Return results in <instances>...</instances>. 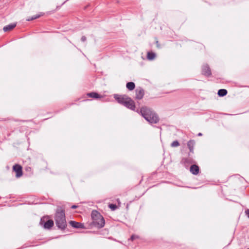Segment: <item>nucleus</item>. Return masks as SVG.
<instances>
[{
	"label": "nucleus",
	"mask_w": 249,
	"mask_h": 249,
	"mask_svg": "<svg viewBox=\"0 0 249 249\" xmlns=\"http://www.w3.org/2000/svg\"><path fill=\"white\" fill-rule=\"evenodd\" d=\"M77 207V206H76V205H72V206L71 207V209H75V208H76Z\"/></svg>",
	"instance_id": "obj_25"
},
{
	"label": "nucleus",
	"mask_w": 249,
	"mask_h": 249,
	"mask_svg": "<svg viewBox=\"0 0 249 249\" xmlns=\"http://www.w3.org/2000/svg\"><path fill=\"white\" fill-rule=\"evenodd\" d=\"M109 208L111 209L112 211H114L117 208V206L116 204H109L108 205Z\"/></svg>",
	"instance_id": "obj_19"
},
{
	"label": "nucleus",
	"mask_w": 249,
	"mask_h": 249,
	"mask_svg": "<svg viewBox=\"0 0 249 249\" xmlns=\"http://www.w3.org/2000/svg\"><path fill=\"white\" fill-rule=\"evenodd\" d=\"M81 40L82 41L85 42V41H86L87 38H86V37L85 36H82L81 38Z\"/></svg>",
	"instance_id": "obj_23"
},
{
	"label": "nucleus",
	"mask_w": 249,
	"mask_h": 249,
	"mask_svg": "<svg viewBox=\"0 0 249 249\" xmlns=\"http://www.w3.org/2000/svg\"><path fill=\"white\" fill-rule=\"evenodd\" d=\"M87 96L89 97H91V98H95V99L99 98L101 97V96L99 94H98L96 92H94L88 93L87 94Z\"/></svg>",
	"instance_id": "obj_15"
},
{
	"label": "nucleus",
	"mask_w": 249,
	"mask_h": 249,
	"mask_svg": "<svg viewBox=\"0 0 249 249\" xmlns=\"http://www.w3.org/2000/svg\"><path fill=\"white\" fill-rule=\"evenodd\" d=\"M16 26V23H12L4 26L3 30L5 32H8L14 28Z\"/></svg>",
	"instance_id": "obj_13"
},
{
	"label": "nucleus",
	"mask_w": 249,
	"mask_h": 249,
	"mask_svg": "<svg viewBox=\"0 0 249 249\" xmlns=\"http://www.w3.org/2000/svg\"><path fill=\"white\" fill-rule=\"evenodd\" d=\"M114 98L119 104L124 105V103L127 101L129 97L125 95H119L118 94H114Z\"/></svg>",
	"instance_id": "obj_4"
},
{
	"label": "nucleus",
	"mask_w": 249,
	"mask_h": 249,
	"mask_svg": "<svg viewBox=\"0 0 249 249\" xmlns=\"http://www.w3.org/2000/svg\"><path fill=\"white\" fill-rule=\"evenodd\" d=\"M199 171V167L196 165H192L190 167V172L194 175H197L198 174Z\"/></svg>",
	"instance_id": "obj_11"
},
{
	"label": "nucleus",
	"mask_w": 249,
	"mask_h": 249,
	"mask_svg": "<svg viewBox=\"0 0 249 249\" xmlns=\"http://www.w3.org/2000/svg\"><path fill=\"white\" fill-rule=\"evenodd\" d=\"M91 216L92 219V225L98 228H102L104 226L105 219L97 211H92Z\"/></svg>",
	"instance_id": "obj_3"
},
{
	"label": "nucleus",
	"mask_w": 249,
	"mask_h": 249,
	"mask_svg": "<svg viewBox=\"0 0 249 249\" xmlns=\"http://www.w3.org/2000/svg\"><path fill=\"white\" fill-rule=\"evenodd\" d=\"M202 73L206 76H209L212 74L211 69L207 65H204L202 67Z\"/></svg>",
	"instance_id": "obj_8"
},
{
	"label": "nucleus",
	"mask_w": 249,
	"mask_h": 249,
	"mask_svg": "<svg viewBox=\"0 0 249 249\" xmlns=\"http://www.w3.org/2000/svg\"><path fill=\"white\" fill-rule=\"evenodd\" d=\"M138 238V236L137 235H132L131 236V238H130V239L133 241L134 240V239H136Z\"/></svg>",
	"instance_id": "obj_22"
},
{
	"label": "nucleus",
	"mask_w": 249,
	"mask_h": 249,
	"mask_svg": "<svg viewBox=\"0 0 249 249\" xmlns=\"http://www.w3.org/2000/svg\"><path fill=\"white\" fill-rule=\"evenodd\" d=\"M140 113L150 124H157L159 121V118L157 113L147 107H142L140 109Z\"/></svg>",
	"instance_id": "obj_1"
},
{
	"label": "nucleus",
	"mask_w": 249,
	"mask_h": 249,
	"mask_svg": "<svg viewBox=\"0 0 249 249\" xmlns=\"http://www.w3.org/2000/svg\"><path fill=\"white\" fill-rule=\"evenodd\" d=\"M136 99L141 100L142 99L144 95V90L141 87H138L135 90Z\"/></svg>",
	"instance_id": "obj_6"
},
{
	"label": "nucleus",
	"mask_w": 249,
	"mask_h": 249,
	"mask_svg": "<svg viewBox=\"0 0 249 249\" xmlns=\"http://www.w3.org/2000/svg\"><path fill=\"white\" fill-rule=\"evenodd\" d=\"M123 106L132 110H135L136 107L134 101L130 97L128 98L127 101L124 103Z\"/></svg>",
	"instance_id": "obj_5"
},
{
	"label": "nucleus",
	"mask_w": 249,
	"mask_h": 249,
	"mask_svg": "<svg viewBox=\"0 0 249 249\" xmlns=\"http://www.w3.org/2000/svg\"><path fill=\"white\" fill-rule=\"evenodd\" d=\"M156 56L155 53L152 52L147 53V57L149 60H153Z\"/></svg>",
	"instance_id": "obj_17"
},
{
	"label": "nucleus",
	"mask_w": 249,
	"mask_h": 249,
	"mask_svg": "<svg viewBox=\"0 0 249 249\" xmlns=\"http://www.w3.org/2000/svg\"><path fill=\"white\" fill-rule=\"evenodd\" d=\"M227 90L225 89H220L218 90L217 94L220 97H223L227 94Z\"/></svg>",
	"instance_id": "obj_16"
},
{
	"label": "nucleus",
	"mask_w": 249,
	"mask_h": 249,
	"mask_svg": "<svg viewBox=\"0 0 249 249\" xmlns=\"http://www.w3.org/2000/svg\"><path fill=\"white\" fill-rule=\"evenodd\" d=\"M13 170L16 173V177L19 178L22 175V167L19 164H15L13 167Z\"/></svg>",
	"instance_id": "obj_7"
},
{
	"label": "nucleus",
	"mask_w": 249,
	"mask_h": 249,
	"mask_svg": "<svg viewBox=\"0 0 249 249\" xmlns=\"http://www.w3.org/2000/svg\"><path fill=\"white\" fill-rule=\"evenodd\" d=\"M202 135V134L201 133H199L198 134H197V136H201Z\"/></svg>",
	"instance_id": "obj_26"
},
{
	"label": "nucleus",
	"mask_w": 249,
	"mask_h": 249,
	"mask_svg": "<svg viewBox=\"0 0 249 249\" xmlns=\"http://www.w3.org/2000/svg\"><path fill=\"white\" fill-rule=\"evenodd\" d=\"M190 159L183 158L182 160V161L184 163H188L190 162Z\"/></svg>",
	"instance_id": "obj_21"
},
{
	"label": "nucleus",
	"mask_w": 249,
	"mask_h": 249,
	"mask_svg": "<svg viewBox=\"0 0 249 249\" xmlns=\"http://www.w3.org/2000/svg\"><path fill=\"white\" fill-rule=\"evenodd\" d=\"M40 15H39L34 16H32L31 18L27 19V20L31 21L34 19H36L37 18H38L39 17H40Z\"/></svg>",
	"instance_id": "obj_20"
},
{
	"label": "nucleus",
	"mask_w": 249,
	"mask_h": 249,
	"mask_svg": "<svg viewBox=\"0 0 249 249\" xmlns=\"http://www.w3.org/2000/svg\"><path fill=\"white\" fill-rule=\"evenodd\" d=\"M195 144V142L194 140H190L187 143V146L190 150V153L189 156H191V153H194V148Z\"/></svg>",
	"instance_id": "obj_10"
},
{
	"label": "nucleus",
	"mask_w": 249,
	"mask_h": 249,
	"mask_svg": "<svg viewBox=\"0 0 249 249\" xmlns=\"http://www.w3.org/2000/svg\"><path fill=\"white\" fill-rule=\"evenodd\" d=\"M54 220L57 227L62 230L67 226L65 211L62 208H57L54 216Z\"/></svg>",
	"instance_id": "obj_2"
},
{
	"label": "nucleus",
	"mask_w": 249,
	"mask_h": 249,
	"mask_svg": "<svg viewBox=\"0 0 249 249\" xmlns=\"http://www.w3.org/2000/svg\"><path fill=\"white\" fill-rule=\"evenodd\" d=\"M179 145V143L178 141H175L172 142L171 146L173 147H178Z\"/></svg>",
	"instance_id": "obj_18"
},
{
	"label": "nucleus",
	"mask_w": 249,
	"mask_h": 249,
	"mask_svg": "<svg viewBox=\"0 0 249 249\" xmlns=\"http://www.w3.org/2000/svg\"><path fill=\"white\" fill-rule=\"evenodd\" d=\"M126 87L128 90H132L135 88V84L133 82H129L126 83Z\"/></svg>",
	"instance_id": "obj_14"
},
{
	"label": "nucleus",
	"mask_w": 249,
	"mask_h": 249,
	"mask_svg": "<svg viewBox=\"0 0 249 249\" xmlns=\"http://www.w3.org/2000/svg\"><path fill=\"white\" fill-rule=\"evenodd\" d=\"M40 223L41 224H42V219H41V221H40Z\"/></svg>",
	"instance_id": "obj_27"
},
{
	"label": "nucleus",
	"mask_w": 249,
	"mask_h": 249,
	"mask_svg": "<svg viewBox=\"0 0 249 249\" xmlns=\"http://www.w3.org/2000/svg\"><path fill=\"white\" fill-rule=\"evenodd\" d=\"M54 223L52 220H48L44 223L43 227L46 229H50L53 226Z\"/></svg>",
	"instance_id": "obj_12"
},
{
	"label": "nucleus",
	"mask_w": 249,
	"mask_h": 249,
	"mask_svg": "<svg viewBox=\"0 0 249 249\" xmlns=\"http://www.w3.org/2000/svg\"><path fill=\"white\" fill-rule=\"evenodd\" d=\"M245 213L247 215L248 218H249V209L245 211Z\"/></svg>",
	"instance_id": "obj_24"
},
{
	"label": "nucleus",
	"mask_w": 249,
	"mask_h": 249,
	"mask_svg": "<svg viewBox=\"0 0 249 249\" xmlns=\"http://www.w3.org/2000/svg\"><path fill=\"white\" fill-rule=\"evenodd\" d=\"M70 224L73 228L76 229H83L85 228V226L83 223L77 222L74 221H70Z\"/></svg>",
	"instance_id": "obj_9"
}]
</instances>
